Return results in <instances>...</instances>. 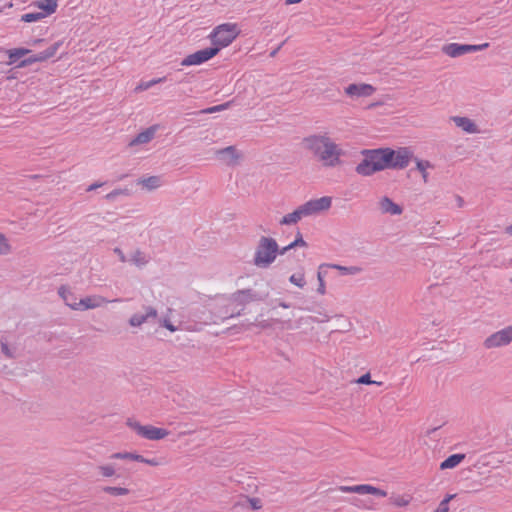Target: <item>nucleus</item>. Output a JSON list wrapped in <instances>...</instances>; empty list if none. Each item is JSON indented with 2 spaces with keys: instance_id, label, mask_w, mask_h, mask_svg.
Here are the masks:
<instances>
[{
  "instance_id": "nucleus-1",
  "label": "nucleus",
  "mask_w": 512,
  "mask_h": 512,
  "mask_svg": "<svg viewBox=\"0 0 512 512\" xmlns=\"http://www.w3.org/2000/svg\"><path fill=\"white\" fill-rule=\"evenodd\" d=\"M361 154L364 158L355 168L361 176H371L386 169H404L413 158V152L408 147L397 150L390 147L364 149Z\"/></svg>"
},
{
  "instance_id": "nucleus-2",
  "label": "nucleus",
  "mask_w": 512,
  "mask_h": 512,
  "mask_svg": "<svg viewBox=\"0 0 512 512\" xmlns=\"http://www.w3.org/2000/svg\"><path fill=\"white\" fill-rule=\"evenodd\" d=\"M302 145L326 166L335 167L340 163L342 151L327 135H309L303 138Z\"/></svg>"
},
{
  "instance_id": "nucleus-3",
  "label": "nucleus",
  "mask_w": 512,
  "mask_h": 512,
  "mask_svg": "<svg viewBox=\"0 0 512 512\" xmlns=\"http://www.w3.org/2000/svg\"><path fill=\"white\" fill-rule=\"evenodd\" d=\"M269 297V292H257L251 288L239 289L233 292L229 303L223 307L221 318L223 320L239 317L244 314L245 307L252 302H264Z\"/></svg>"
},
{
  "instance_id": "nucleus-4",
  "label": "nucleus",
  "mask_w": 512,
  "mask_h": 512,
  "mask_svg": "<svg viewBox=\"0 0 512 512\" xmlns=\"http://www.w3.org/2000/svg\"><path fill=\"white\" fill-rule=\"evenodd\" d=\"M279 255V245L272 237L261 236L258 241L253 263L259 268H268Z\"/></svg>"
},
{
  "instance_id": "nucleus-5",
  "label": "nucleus",
  "mask_w": 512,
  "mask_h": 512,
  "mask_svg": "<svg viewBox=\"0 0 512 512\" xmlns=\"http://www.w3.org/2000/svg\"><path fill=\"white\" fill-rule=\"evenodd\" d=\"M237 24L224 23L215 27L210 35L212 47H218L219 51L230 45L238 36Z\"/></svg>"
},
{
  "instance_id": "nucleus-6",
  "label": "nucleus",
  "mask_w": 512,
  "mask_h": 512,
  "mask_svg": "<svg viewBox=\"0 0 512 512\" xmlns=\"http://www.w3.org/2000/svg\"><path fill=\"white\" fill-rule=\"evenodd\" d=\"M126 425L135 431L137 435L148 440H161L169 434V431L164 428L152 425H142L140 422L132 418L127 419Z\"/></svg>"
},
{
  "instance_id": "nucleus-7",
  "label": "nucleus",
  "mask_w": 512,
  "mask_h": 512,
  "mask_svg": "<svg viewBox=\"0 0 512 512\" xmlns=\"http://www.w3.org/2000/svg\"><path fill=\"white\" fill-rule=\"evenodd\" d=\"M219 53L218 47H206L204 49L198 50L187 57H185L181 61L182 66H192V65H201L213 57H215Z\"/></svg>"
},
{
  "instance_id": "nucleus-8",
  "label": "nucleus",
  "mask_w": 512,
  "mask_h": 512,
  "mask_svg": "<svg viewBox=\"0 0 512 512\" xmlns=\"http://www.w3.org/2000/svg\"><path fill=\"white\" fill-rule=\"evenodd\" d=\"M512 341V325L487 337L484 346L488 349L508 345Z\"/></svg>"
},
{
  "instance_id": "nucleus-9",
  "label": "nucleus",
  "mask_w": 512,
  "mask_h": 512,
  "mask_svg": "<svg viewBox=\"0 0 512 512\" xmlns=\"http://www.w3.org/2000/svg\"><path fill=\"white\" fill-rule=\"evenodd\" d=\"M376 88L366 83H352L345 88V93L351 98L369 97Z\"/></svg>"
},
{
  "instance_id": "nucleus-10",
  "label": "nucleus",
  "mask_w": 512,
  "mask_h": 512,
  "mask_svg": "<svg viewBox=\"0 0 512 512\" xmlns=\"http://www.w3.org/2000/svg\"><path fill=\"white\" fill-rule=\"evenodd\" d=\"M218 159L224 161L227 165L233 166L241 158V154L237 151L235 146H227L216 151Z\"/></svg>"
},
{
  "instance_id": "nucleus-11",
  "label": "nucleus",
  "mask_w": 512,
  "mask_h": 512,
  "mask_svg": "<svg viewBox=\"0 0 512 512\" xmlns=\"http://www.w3.org/2000/svg\"><path fill=\"white\" fill-rule=\"evenodd\" d=\"M158 316L157 310L152 306L145 307V313H135L129 319V324L133 327H138L147 322L150 318L156 319Z\"/></svg>"
},
{
  "instance_id": "nucleus-12",
  "label": "nucleus",
  "mask_w": 512,
  "mask_h": 512,
  "mask_svg": "<svg viewBox=\"0 0 512 512\" xmlns=\"http://www.w3.org/2000/svg\"><path fill=\"white\" fill-rule=\"evenodd\" d=\"M379 208L383 214L400 215L403 212L402 206L395 203L388 196H384L379 201Z\"/></svg>"
},
{
  "instance_id": "nucleus-13",
  "label": "nucleus",
  "mask_w": 512,
  "mask_h": 512,
  "mask_svg": "<svg viewBox=\"0 0 512 512\" xmlns=\"http://www.w3.org/2000/svg\"><path fill=\"white\" fill-rule=\"evenodd\" d=\"M353 493H357V494H361V495L372 494L377 497H386L387 496V492L385 490H382L378 487H375V486H372L369 484L354 485Z\"/></svg>"
},
{
  "instance_id": "nucleus-14",
  "label": "nucleus",
  "mask_w": 512,
  "mask_h": 512,
  "mask_svg": "<svg viewBox=\"0 0 512 512\" xmlns=\"http://www.w3.org/2000/svg\"><path fill=\"white\" fill-rule=\"evenodd\" d=\"M442 51L444 54L456 58L460 57L464 54H467V44L461 43H449L442 47Z\"/></svg>"
},
{
  "instance_id": "nucleus-15",
  "label": "nucleus",
  "mask_w": 512,
  "mask_h": 512,
  "mask_svg": "<svg viewBox=\"0 0 512 512\" xmlns=\"http://www.w3.org/2000/svg\"><path fill=\"white\" fill-rule=\"evenodd\" d=\"M455 125L467 133H477L478 127L474 121L467 117L455 116L452 118Z\"/></svg>"
},
{
  "instance_id": "nucleus-16",
  "label": "nucleus",
  "mask_w": 512,
  "mask_h": 512,
  "mask_svg": "<svg viewBox=\"0 0 512 512\" xmlns=\"http://www.w3.org/2000/svg\"><path fill=\"white\" fill-rule=\"evenodd\" d=\"M155 133H156L155 126H151L147 129H145L144 131L138 133L137 136L131 140L130 146L146 144V143L150 142L154 138Z\"/></svg>"
},
{
  "instance_id": "nucleus-17",
  "label": "nucleus",
  "mask_w": 512,
  "mask_h": 512,
  "mask_svg": "<svg viewBox=\"0 0 512 512\" xmlns=\"http://www.w3.org/2000/svg\"><path fill=\"white\" fill-rule=\"evenodd\" d=\"M59 296L63 299L65 304L69 306L71 309L75 310L77 305V297L76 295L70 290L69 287L62 285L58 289Z\"/></svg>"
},
{
  "instance_id": "nucleus-18",
  "label": "nucleus",
  "mask_w": 512,
  "mask_h": 512,
  "mask_svg": "<svg viewBox=\"0 0 512 512\" xmlns=\"http://www.w3.org/2000/svg\"><path fill=\"white\" fill-rule=\"evenodd\" d=\"M63 41H57L53 43L51 46H49L47 49H45L42 52H39L36 55L37 62H44L48 59L54 57L59 50V48L62 46Z\"/></svg>"
},
{
  "instance_id": "nucleus-19",
  "label": "nucleus",
  "mask_w": 512,
  "mask_h": 512,
  "mask_svg": "<svg viewBox=\"0 0 512 512\" xmlns=\"http://www.w3.org/2000/svg\"><path fill=\"white\" fill-rule=\"evenodd\" d=\"M465 457L466 455L463 453L452 454L440 463V469H453L458 466L465 459Z\"/></svg>"
},
{
  "instance_id": "nucleus-20",
  "label": "nucleus",
  "mask_w": 512,
  "mask_h": 512,
  "mask_svg": "<svg viewBox=\"0 0 512 512\" xmlns=\"http://www.w3.org/2000/svg\"><path fill=\"white\" fill-rule=\"evenodd\" d=\"M9 62L8 64L16 63L18 60H20L22 57L28 55L31 53V50L28 48L20 47V48H13L6 51Z\"/></svg>"
},
{
  "instance_id": "nucleus-21",
  "label": "nucleus",
  "mask_w": 512,
  "mask_h": 512,
  "mask_svg": "<svg viewBox=\"0 0 512 512\" xmlns=\"http://www.w3.org/2000/svg\"><path fill=\"white\" fill-rule=\"evenodd\" d=\"M37 5L43 11L41 13L45 14V17L53 14L58 6L56 0H38Z\"/></svg>"
},
{
  "instance_id": "nucleus-22",
  "label": "nucleus",
  "mask_w": 512,
  "mask_h": 512,
  "mask_svg": "<svg viewBox=\"0 0 512 512\" xmlns=\"http://www.w3.org/2000/svg\"><path fill=\"white\" fill-rule=\"evenodd\" d=\"M138 184H141L148 190H154L161 185V178L159 176H150L147 178H142L138 181Z\"/></svg>"
},
{
  "instance_id": "nucleus-23",
  "label": "nucleus",
  "mask_w": 512,
  "mask_h": 512,
  "mask_svg": "<svg viewBox=\"0 0 512 512\" xmlns=\"http://www.w3.org/2000/svg\"><path fill=\"white\" fill-rule=\"evenodd\" d=\"M328 267H330V265L321 264L318 268L317 278L319 281V286L317 288V292L321 295L325 294V292H326L324 276L327 274Z\"/></svg>"
},
{
  "instance_id": "nucleus-24",
  "label": "nucleus",
  "mask_w": 512,
  "mask_h": 512,
  "mask_svg": "<svg viewBox=\"0 0 512 512\" xmlns=\"http://www.w3.org/2000/svg\"><path fill=\"white\" fill-rule=\"evenodd\" d=\"M129 261L138 267H142L149 262V258L146 256L144 252L137 249L136 251H134Z\"/></svg>"
},
{
  "instance_id": "nucleus-25",
  "label": "nucleus",
  "mask_w": 512,
  "mask_h": 512,
  "mask_svg": "<svg viewBox=\"0 0 512 512\" xmlns=\"http://www.w3.org/2000/svg\"><path fill=\"white\" fill-rule=\"evenodd\" d=\"M98 306V303L95 302L94 298L86 297L83 299H80L79 302H77L76 309L75 310H87V309H93Z\"/></svg>"
},
{
  "instance_id": "nucleus-26",
  "label": "nucleus",
  "mask_w": 512,
  "mask_h": 512,
  "mask_svg": "<svg viewBox=\"0 0 512 512\" xmlns=\"http://www.w3.org/2000/svg\"><path fill=\"white\" fill-rule=\"evenodd\" d=\"M105 493L112 496H123L129 494L130 490L124 487L105 486L102 489Z\"/></svg>"
},
{
  "instance_id": "nucleus-27",
  "label": "nucleus",
  "mask_w": 512,
  "mask_h": 512,
  "mask_svg": "<svg viewBox=\"0 0 512 512\" xmlns=\"http://www.w3.org/2000/svg\"><path fill=\"white\" fill-rule=\"evenodd\" d=\"M45 17L41 12H28L21 16V21L26 23L37 22Z\"/></svg>"
},
{
  "instance_id": "nucleus-28",
  "label": "nucleus",
  "mask_w": 512,
  "mask_h": 512,
  "mask_svg": "<svg viewBox=\"0 0 512 512\" xmlns=\"http://www.w3.org/2000/svg\"><path fill=\"white\" fill-rule=\"evenodd\" d=\"M315 203L317 205V209L319 212L328 210L331 207L332 204V198L328 196H323L318 199H314Z\"/></svg>"
},
{
  "instance_id": "nucleus-29",
  "label": "nucleus",
  "mask_w": 512,
  "mask_h": 512,
  "mask_svg": "<svg viewBox=\"0 0 512 512\" xmlns=\"http://www.w3.org/2000/svg\"><path fill=\"white\" fill-rule=\"evenodd\" d=\"M111 459H121V460H133L137 461L138 454L134 452H116L110 456Z\"/></svg>"
},
{
  "instance_id": "nucleus-30",
  "label": "nucleus",
  "mask_w": 512,
  "mask_h": 512,
  "mask_svg": "<svg viewBox=\"0 0 512 512\" xmlns=\"http://www.w3.org/2000/svg\"><path fill=\"white\" fill-rule=\"evenodd\" d=\"M299 220H300V218L294 210L293 212L284 215L281 218L279 223L281 225H292V224H296Z\"/></svg>"
},
{
  "instance_id": "nucleus-31",
  "label": "nucleus",
  "mask_w": 512,
  "mask_h": 512,
  "mask_svg": "<svg viewBox=\"0 0 512 512\" xmlns=\"http://www.w3.org/2000/svg\"><path fill=\"white\" fill-rule=\"evenodd\" d=\"M455 497L456 494H447L434 512H449V502Z\"/></svg>"
},
{
  "instance_id": "nucleus-32",
  "label": "nucleus",
  "mask_w": 512,
  "mask_h": 512,
  "mask_svg": "<svg viewBox=\"0 0 512 512\" xmlns=\"http://www.w3.org/2000/svg\"><path fill=\"white\" fill-rule=\"evenodd\" d=\"M330 267L340 270L343 275H347V274L354 275V274H357V273H359L361 271V268H359L357 266L346 267V266H341V265L333 264V265H330Z\"/></svg>"
},
{
  "instance_id": "nucleus-33",
  "label": "nucleus",
  "mask_w": 512,
  "mask_h": 512,
  "mask_svg": "<svg viewBox=\"0 0 512 512\" xmlns=\"http://www.w3.org/2000/svg\"><path fill=\"white\" fill-rule=\"evenodd\" d=\"M289 282L296 285L299 288H303L306 284L304 273L292 274L289 277Z\"/></svg>"
},
{
  "instance_id": "nucleus-34",
  "label": "nucleus",
  "mask_w": 512,
  "mask_h": 512,
  "mask_svg": "<svg viewBox=\"0 0 512 512\" xmlns=\"http://www.w3.org/2000/svg\"><path fill=\"white\" fill-rule=\"evenodd\" d=\"M99 473L103 477H112L115 475V468L112 464L98 466Z\"/></svg>"
},
{
  "instance_id": "nucleus-35",
  "label": "nucleus",
  "mask_w": 512,
  "mask_h": 512,
  "mask_svg": "<svg viewBox=\"0 0 512 512\" xmlns=\"http://www.w3.org/2000/svg\"><path fill=\"white\" fill-rule=\"evenodd\" d=\"M128 194H129V190L127 188H124V189H114L113 191L108 193L105 196V198L108 201H114L117 196H119V195H128Z\"/></svg>"
},
{
  "instance_id": "nucleus-36",
  "label": "nucleus",
  "mask_w": 512,
  "mask_h": 512,
  "mask_svg": "<svg viewBox=\"0 0 512 512\" xmlns=\"http://www.w3.org/2000/svg\"><path fill=\"white\" fill-rule=\"evenodd\" d=\"M10 245L6 237L0 233V255H6L10 252Z\"/></svg>"
},
{
  "instance_id": "nucleus-37",
  "label": "nucleus",
  "mask_w": 512,
  "mask_h": 512,
  "mask_svg": "<svg viewBox=\"0 0 512 512\" xmlns=\"http://www.w3.org/2000/svg\"><path fill=\"white\" fill-rule=\"evenodd\" d=\"M34 63H37V58H36L35 54H32L29 57L22 59L18 63L17 67L18 68H24V67L30 66V65H32Z\"/></svg>"
},
{
  "instance_id": "nucleus-38",
  "label": "nucleus",
  "mask_w": 512,
  "mask_h": 512,
  "mask_svg": "<svg viewBox=\"0 0 512 512\" xmlns=\"http://www.w3.org/2000/svg\"><path fill=\"white\" fill-rule=\"evenodd\" d=\"M137 462L145 463V464L153 466V467L159 466L161 464V462L157 458L148 459L140 454H138Z\"/></svg>"
},
{
  "instance_id": "nucleus-39",
  "label": "nucleus",
  "mask_w": 512,
  "mask_h": 512,
  "mask_svg": "<svg viewBox=\"0 0 512 512\" xmlns=\"http://www.w3.org/2000/svg\"><path fill=\"white\" fill-rule=\"evenodd\" d=\"M489 43H483V44H478V45H474V44H467V52L468 53H473V52H477V51H482L484 49H487L489 47Z\"/></svg>"
},
{
  "instance_id": "nucleus-40",
  "label": "nucleus",
  "mask_w": 512,
  "mask_h": 512,
  "mask_svg": "<svg viewBox=\"0 0 512 512\" xmlns=\"http://www.w3.org/2000/svg\"><path fill=\"white\" fill-rule=\"evenodd\" d=\"M293 243V246L295 247H307L308 244L307 242L303 239V236H302V233L298 230L296 235H295V239L294 241H292Z\"/></svg>"
},
{
  "instance_id": "nucleus-41",
  "label": "nucleus",
  "mask_w": 512,
  "mask_h": 512,
  "mask_svg": "<svg viewBox=\"0 0 512 512\" xmlns=\"http://www.w3.org/2000/svg\"><path fill=\"white\" fill-rule=\"evenodd\" d=\"M304 206L307 210V213L310 215H313V214H316V213H319L318 209H317V205L315 203V200H309L307 201L306 203H304Z\"/></svg>"
},
{
  "instance_id": "nucleus-42",
  "label": "nucleus",
  "mask_w": 512,
  "mask_h": 512,
  "mask_svg": "<svg viewBox=\"0 0 512 512\" xmlns=\"http://www.w3.org/2000/svg\"><path fill=\"white\" fill-rule=\"evenodd\" d=\"M1 351L9 359L16 358L15 353L9 348L6 342L1 341Z\"/></svg>"
},
{
  "instance_id": "nucleus-43",
  "label": "nucleus",
  "mask_w": 512,
  "mask_h": 512,
  "mask_svg": "<svg viewBox=\"0 0 512 512\" xmlns=\"http://www.w3.org/2000/svg\"><path fill=\"white\" fill-rule=\"evenodd\" d=\"M431 166V163L427 160L416 159V168L421 173H425L426 169Z\"/></svg>"
},
{
  "instance_id": "nucleus-44",
  "label": "nucleus",
  "mask_w": 512,
  "mask_h": 512,
  "mask_svg": "<svg viewBox=\"0 0 512 512\" xmlns=\"http://www.w3.org/2000/svg\"><path fill=\"white\" fill-rule=\"evenodd\" d=\"M356 383L358 384H364V385H369V384H374L376 383L375 381H372L371 380V375L369 372L361 375L357 380H356Z\"/></svg>"
},
{
  "instance_id": "nucleus-45",
  "label": "nucleus",
  "mask_w": 512,
  "mask_h": 512,
  "mask_svg": "<svg viewBox=\"0 0 512 512\" xmlns=\"http://www.w3.org/2000/svg\"><path fill=\"white\" fill-rule=\"evenodd\" d=\"M410 500L404 498L403 496H398L392 499V503L398 507H405L409 504Z\"/></svg>"
},
{
  "instance_id": "nucleus-46",
  "label": "nucleus",
  "mask_w": 512,
  "mask_h": 512,
  "mask_svg": "<svg viewBox=\"0 0 512 512\" xmlns=\"http://www.w3.org/2000/svg\"><path fill=\"white\" fill-rule=\"evenodd\" d=\"M228 106H229V103H224V104L216 105L213 107H209V108L205 109L203 112L214 113V112L222 111V110L226 109Z\"/></svg>"
},
{
  "instance_id": "nucleus-47",
  "label": "nucleus",
  "mask_w": 512,
  "mask_h": 512,
  "mask_svg": "<svg viewBox=\"0 0 512 512\" xmlns=\"http://www.w3.org/2000/svg\"><path fill=\"white\" fill-rule=\"evenodd\" d=\"M247 500L252 510H258L262 507V502L259 498H247Z\"/></svg>"
},
{
  "instance_id": "nucleus-48",
  "label": "nucleus",
  "mask_w": 512,
  "mask_h": 512,
  "mask_svg": "<svg viewBox=\"0 0 512 512\" xmlns=\"http://www.w3.org/2000/svg\"><path fill=\"white\" fill-rule=\"evenodd\" d=\"M160 325L165 327L171 332H175L177 330V327L172 324V322L166 318L160 319Z\"/></svg>"
},
{
  "instance_id": "nucleus-49",
  "label": "nucleus",
  "mask_w": 512,
  "mask_h": 512,
  "mask_svg": "<svg viewBox=\"0 0 512 512\" xmlns=\"http://www.w3.org/2000/svg\"><path fill=\"white\" fill-rule=\"evenodd\" d=\"M167 77L164 76L162 78H158V79H153V80H150L149 82H147L145 85H144V89H148L150 87H152L153 85L157 84V83H161V82H164L166 81Z\"/></svg>"
},
{
  "instance_id": "nucleus-50",
  "label": "nucleus",
  "mask_w": 512,
  "mask_h": 512,
  "mask_svg": "<svg viewBox=\"0 0 512 512\" xmlns=\"http://www.w3.org/2000/svg\"><path fill=\"white\" fill-rule=\"evenodd\" d=\"M295 212L298 214L300 220L302 219V217L309 216L304 204L295 209Z\"/></svg>"
},
{
  "instance_id": "nucleus-51",
  "label": "nucleus",
  "mask_w": 512,
  "mask_h": 512,
  "mask_svg": "<svg viewBox=\"0 0 512 512\" xmlns=\"http://www.w3.org/2000/svg\"><path fill=\"white\" fill-rule=\"evenodd\" d=\"M296 248L295 246H293V243L291 242L290 244H288L287 246H284L282 248L279 247V255H285L287 252H289L290 250Z\"/></svg>"
},
{
  "instance_id": "nucleus-52",
  "label": "nucleus",
  "mask_w": 512,
  "mask_h": 512,
  "mask_svg": "<svg viewBox=\"0 0 512 512\" xmlns=\"http://www.w3.org/2000/svg\"><path fill=\"white\" fill-rule=\"evenodd\" d=\"M114 253L119 257V260H120L121 262H123V263H124V262H126V261H127V258H126V256H125L124 252H123L120 248L116 247V248L114 249Z\"/></svg>"
},
{
  "instance_id": "nucleus-53",
  "label": "nucleus",
  "mask_w": 512,
  "mask_h": 512,
  "mask_svg": "<svg viewBox=\"0 0 512 512\" xmlns=\"http://www.w3.org/2000/svg\"><path fill=\"white\" fill-rule=\"evenodd\" d=\"M104 184H105V182H95V183L89 185L88 188L86 189V191L90 192V191L96 190L97 188L102 187Z\"/></svg>"
},
{
  "instance_id": "nucleus-54",
  "label": "nucleus",
  "mask_w": 512,
  "mask_h": 512,
  "mask_svg": "<svg viewBox=\"0 0 512 512\" xmlns=\"http://www.w3.org/2000/svg\"><path fill=\"white\" fill-rule=\"evenodd\" d=\"M46 40L44 38H35L31 40L28 44L32 46H39L44 43Z\"/></svg>"
},
{
  "instance_id": "nucleus-55",
  "label": "nucleus",
  "mask_w": 512,
  "mask_h": 512,
  "mask_svg": "<svg viewBox=\"0 0 512 512\" xmlns=\"http://www.w3.org/2000/svg\"><path fill=\"white\" fill-rule=\"evenodd\" d=\"M338 490L344 493H353V486H339Z\"/></svg>"
},
{
  "instance_id": "nucleus-56",
  "label": "nucleus",
  "mask_w": 512,
  "mask_h": 512,
  "mask_svg": "<svg viewBox=\"0 0 512 512\" xmlns=\"http://www.w3.org/2000/svg\"><path fill=\"white\" fill-rule=\"evenodd\" d=\"M256 325L262 329H266V328L270 327V324L267 321H261Z\"/></svg>"
},
{
  "instance_id": "nucleus-57",
  "label": "nucleus",
  "mask_w": 512,
  "mask_h": 512,
  "mask_svg": "<svg viewBox=\"0 0 512 512\" xmlns=\"http://www.w3.org/2000/svg\"><path fill=\"white\" fill-rule=\"evenodd\" d=\"M351 504L360 507L361 504H362V500H360L359 498L354 497V498L351 499Z\"/></svg>"
},
{
  "instance_id": "nucleus-58",
  "label": "nucleus",
  "mask_w": 512,
  "mask_h": 512,
  "mask_svg": "<svg viewBox=\"0 0 512 512\" xmlns=\"http://www.w3.org/2000/svg\"><path fill=\"white\" fill-rule=\"evenodd\" d=\"M278 306L282 307V308H290L291 307V304L290 303H287L285 301H281L279 300L278 301Z\"/></svg>"
},
{
  "instance_id": "nucleus-59",
  "label": "nucleus",
  "mask_w": 512,
  "mask_h": 512,
  "mask_svg": "<svg viewBox=\"0 0 512 512\" xmlns=\"http://www.w3.org/2000/svg\"><path fill=\"white\" fill-rule=\"evenodd\" d=\"M439 428H440V426H438V427H434V428H432V429L427 430V435H428V436H431V435H432L433 433H435Z\"/></svg>"
},
{
  "instance_id": "nucleus-60",
  "label": "nucleus",
  "mask_w": 512,
  "mask_h": 512,
  "mask_svg": "<svg viewBox=\"0 0 512 512\" xmlns=\"http://www.w3.org/2000/svg\"><path fill=\"white\" fill-rule=\"evenodd\" d=\"M505 232L508 235H512V224L506 227Z\"/></svg>"
},
{
  "instance_id": "nucleus-61",
  "label": "nucleus",
  "mask_w": 512,
  "mask_h": 512,
  "mask_svg": "<svg viewBox=\"0 0 512 512\" xmlns=\"http://www.w3.org/2000/svg\"><path fill=\"white\" fill-rule=\"evenodd\" d=\"M424 181H427L428 173L425 171V173H421Z\"/></svg>"
},
{
  "instance_id": "nucleus-62",
  "label": "nucleus",
  "mask_w": 512,
  "mask_h": 512,
  "mask_svg": "<svg viewBox=\"0 0 512 512\" xmlns=\"http://www.w3.org/2000/svg\"><path fill=\"white\" fill-rule=\"evenodd\" d=\"M458 204L459 206H462L463 204V199L461 197H458Z\"/></svg>"
},
{
  "instance_id": "nucleus-63",
  "label": "nucleus",
  "mask_w": 512,
  "mask_h": 512,
  "mask_svg": "<svg viewBox=\"0 0 512 512\" xmlns=\"http://www.w3.org/2000/svg\"><path fill=\"white\" fill-rule=\"evenodd\" d=\"M276 53H277V50H274L273 52H271V56H274Z\"/></svg>"
}]
</instances>
